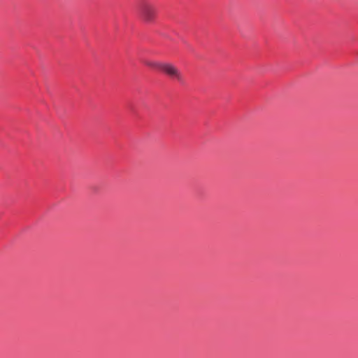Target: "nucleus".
<instances>
[{
    "label": "nucleus",
    "mask_w": 358,
    "mask_h": 358,
    "mask_svg": "<svg viewBox=\"0 0 358 358\" xmlns=\"http://www.w3.org/2000/svg\"><path fill=\"white\" fill-rule=\"evenodd\" d=\"M162 72L165 73L171 79L178 81L180 84L185 85V80L183 74L173 64L165 62Z\"/></svg>",
    "instance_id": "obj_1"
},
{
    "label": "nucleus",
    "mask_w": 358,
    "mask_h": 358,
    "mask_svg": "<svg viewBox=\"0 0 358 358\" xmlns=\"http://www.w3.org/2000/svg\"><path fill=\"white\" fill-rule=\"evenodd\" d=\"M139 14L145 22H151L156 17L157 8L152 3L145 2L139 8Z\"/></svg>",
    "instance_id": "obj_2"
},
{
    "label": "nucleus",
    "mask_w": 358,
    "mask_h": 358,
    "mask_svg": "<svg viewBox=\"0 0 358 358\" xmlns=\"http://www.w3.org/2000/svg\"><path fill=\"white\" fill-rule=\"evenodd\" d=\"M164 63L165 62H155V61H149V60H147V61H145L144 62V64L150 67V68H152V69H158L159 71H162V69L164 67Z\"/></svg>",
    "instance_id": "obj_3"
}]
</instances>
